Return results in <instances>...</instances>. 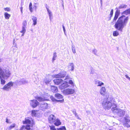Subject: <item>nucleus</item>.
Masks as SVG:
<instances>
[{"instance_id": "1", "label": "nucleus", "mask_w": 130, "mask_h": 130, "mask_svg": "<svg viewBox=\"0 0 130 130\" xmlns=\"http://www.w3.org/2000/svg\"><path fill=\"white\" fill-rule=\"evenodd\" d=\"M116 9L117 10L115 12L112 21L111 23V24L113 25L115 23V28L118 30L122 32L123 28L126 25L127 23L128 17H126L124 15H122L118 18L120 14V11L118 10L117 8Z\"/></svg>"}, {"instance_id": "2", "label": "nucleus", "mask_w": 130, "mask_h": 130, "mask_svg": "<svg viewBox=\"0 0 130 130\" xmlns=\"http://www.w3.org/2000/svg\"><path fill=\"white\" fill-rule=\"evenodd\" d=\"M114 99L113 98H108L106 100H104L102 103V105L103 108L105 109L109 110L111 107L112 109L115 106H113V104L116 105L115 103Z\"/></svg>"}, {"instance_id": "3", "label": "nucleus", "mask_w": 130, "mask_h": 130, "mask_svg": "<svg viewBox=\"0 0 130 130\" xmlns=\"http://www.w3.org/2000/svg\"><path fill=\"white\" fill-rule=\"evenodd\" d=\"M11 72L7 68L2 69L0 67V76L3 77L4 79H7L10 76Z\"/></svg>"}, {"instance_id": "4", "label": "nucleus", "mask_w": 130, "mask_h": 130, "mask_svg": "<svg viewBox=\"0 0 130 130\" xmlns=\"http://www.w3.org/2000/svg\"><path fill=\"white\" fill-rule=\"evenodd\" d=\"M113 106H115V107H113L111 109V110L113 112L114 114H117L120 117H122L124 115L125 113V111L121 109L118 108L117 107V105L113 104Z\"/></svg>"}, {"instance_id": "5", "label": "nucleus", "mask_w": 130, "mask_h": 130, "mask_svg": "<svg viewBox=\"0 0 130 130\" xmlns=\"http://www.w3.org/2000/svg\"><path fill=\"white\" fill-rule=\"evenodd\" d=\"M13 82L11 81L10 82L8 83L7 84L5 85L2 88V89L4 90L8 91L11 89V87L13 86Z\"/></svg>"}, {"instance_id": "6", "label": "nucleus", "mask_w": 130, "mask_h": 130, "mask_svg": "<svg viewBox=\"0 0 130 130\" xmlns=\"http://www.w3.org/2000/svg\"><path fill=\"white\" fill-rule=\"evenodd\" d=\"M23 124H30L31 126L34 124V120L31 118H25V120L23 121Z\"/></svg>"}, {"instance_id": "7", "label": "nucleus", "mask_w": 130, "mask_h": 130, "mask_svg": "<svg viewBox=\"0 0 130 130\" xmlns=\"http://www.w3.org/2000/svg\"><path fill=\"white\" fill-rule=\"evenodd\" d=\"M75 92V90L71 88H68L64 90L63 91L64 94L65 95H69L73 94Z\"/></svg>"}, {"instance_id": "8", "label": "nucleus", "mask_w": 130, "mask_h": 130, "mask_svg": "<svg viewBox=\"0 0 130 130\" xmlns=\"http://www.w3.org/2000/svg\"><path fill=\"white\" fill-rule=\"evenodd\" d=\"M18 85L25 84L28 83V82L25 79H19L15 82Z\"/></svg>"}, {"instance_id": "9", "label": "nucleus", "mask_w": 130, "mask_h": 130, "mask_svg": "<svg viewBox=\"0 0 130 130\" xmlns=\"http://www.w3.org/2000/svg\"><path fill=\"white\" fill-rule=\"evenodd\" d=\"M66 73L65 72H62L57 74H54L53 76L56 78H62L64 77L66 75Z\"/></svg>"}, {"instance_id": "10", "label": "nucleus", "mask_w": 130, "mask_h": 130, "mask_svg": "<svg viewBox=\"0 0 130 130\" xmlns=\"http://www.w3.org/2000/svg\"><path fill=\"white\" fill-rule=\"evenodd\" d=\"M39 104V103L36 100H32L30 101V105L33 108L36 107Z\"/></svg>"}, {"instance_id": "11", "label": "nucleus", "mask_w": 130, "mask_h": 130, "mask_svg": "<svg viewBox=\"0 0 130 130\" xmlns=\"http://www.w3.org/2000/svg\"><path fill=\"white\" fill-rule=\"evenodd\" d=\"M56 118L53 115H51L48 118V120L49 122L51 123H54L55 121Z\"/></svg>"}, {"instance_id": "12", "label": "nucleus", "mask_w": 130, "mask_h": 130, "mask_svg": "<svg viewBox=\"0 0 130 130\" xmlns=\"http://www.w3.org/2000/svg\"><path fill=\"white\" fill-rule=\"evenodd\" d=\"M69 87V85H68V83L65 81V83L59 86V88L61 90H62Z\"/></svg>"}, {"instance_id": "13", "label": "nucleus", "mask_w": 130, "mask_h": 130, "mask_svg": "<svg viewBox=\"0 0 130 130\" xmlns=\"http://www.w3.org/2000/svg\"><path fill=\"white\" fill-rule=\"evenodd\" d=\"M48 107V104L47 103H44L41 105L40 108L41 110H44L46 109H47Z\"/></svg>"}, {"instance_id": "14", "label": "nucleus", "mask_w": 130, "mask_h": 130, "mask_svg": "<svg viewBox=\"0 0 130 130\" xmlns=\"http://www.w3.org/2000/svg\"><path fill=\"white\" fill-rule=\"evenodd\" d=\"M68 69L69 70L73 71L74 69V65L73 63H70L68 66Z\"/></svg>"}, {"instance_id": "15", "label": "nucleus", "mask_w": 130, "mask_h": 130, "mask_svg": "<svg viewBox=\"0 0 130 130\" xmlns=\"http://www.w3.org/2000/svg\"><path fill=\"white\" fill-rule=\"evenodd\" d=\"M100 94L102 96H104L106 93V88L104 87H102L100 89Z\"/></svg>"}, {"instance_id": "16", "label": "nucleus", "mask_w": 130, "mask_h": 130, "mask_svg": "<svg viewBox=\"0 0 130 130\" xmlns=\"http://www.w3.org/2000/svg\"><path fill=\"white\" fill-rule=\"evenodd\" d=\"M63 81V80L61 79H57L54 80L53 82L55 84L58 85L62 82Z\"/></svg>"}, {"instance_id": "17", "label": "nucleus", "mask_w": 130, "mask_h": 130, "mask_svg": "<svg viewBox=\"0 0 130 130\" xmlns=\"http://www.w3.org/2000/svg\"><path fill=\"white\" fill-rule=\"evenodd\" d=\"M90 70L91 71L90 74H93V75H92L93 77L94 78H96L97 77V75L94 72L93 69L92 68H91Z\"/></svg>"}, {"instance_id": "18", "label": "nucleus", "mask_w": 130, "mask_h": 130, "mask_svg": "<svg viewBox=\"0 0 130 130\" xmlns=\"http://www.w3.org/2000/svg\"><path fill=\"white\" fill-rule=\"evenodd\" d=\"M95 84L98 85V86H101L102 85H104V83L98 80H96L95 82Z\"/></svg>"}, {"instance_id": "19", "label": "nucleus", "mask_w": 130, "mask_h": 130, "mask_svg": "<svg viewBox=\"0 0 130 130\" xmlns=\"http://www.w3.org/2000/svg\"><path fill=\"white\" fill-rule=\"evenodd\" d=\"M51 89L52 91L53 92H57L58 91L57 87L54 86H51Z\"/></svg>"}, {"instance_id": "20", "label": "nucleus", "mask_w": 130, "mask_h": 130, "mask_svg": "<svg viewBox=\"0 0 130 130\" xmlns=\"http://www.w3.org/2000/svg\"><path fill=\"white\" fill-rule=\"evenodd\" d=\"M54 124L56 126H58L61 124V123L59 119H57L55 120V121L54 122Z\"/></svg>"}, {"instance_id": "21", "label": "nucleus", "mask_w": 130, "mask_h": 130, "mask_svg": "<svg viewBox=\"0 0 130 130\" xmlns=\"http://www.w3.org/2000/svg\"><path fill=\"white\" fill-rule=\"evenodd\" d=\"M31 114L32 116L38 117V113L37 111L32 110L31 112Z\"/></svg>"}, {"instance_id": "22", "label": "nucleus", "mask_w": 130, "mask_h": 130, "mask_svg": "<svg viewBox=\"0 0 130 130\" xmlns=\"http://www.w3.org/2000/svg\"><path fill=\"white\" fill-rule=\"evenodd\" d=\"M32 19L33 22V25H35L37 24V18L35 17L32 16Z\"/></svg>"}, {"instance_id": "23", "label": "nucleus", "mask_w": 130, "mask_h": 130, "mask_svg": "<svg viewBox=\"0 0 130 130\" xmlns=\"http://www.w3.org/2000/svg\"><path fill=\"white\" fill-rule=\"evenodd\" d=\"M36 99L38 101L41 102L44 101L45 100V99L44 98L39 96H37L36 97Z\"/></svg>"}, {"instance_id": "24", "label": "nucleus", "mask_w": 130, "mask_h": 130, "mask_svg": "<svg viewBox=\"0 0 130 130\" xmlns=\"http://www.w3.org/2000/svg\"><path fill=\"white\" fill-rule=\"evenodd\" d=\"M55 96L58 99H61L62 98L63 96L61 94L57 93L55 94Z\"/></svg>"}, {"instance_id": "25", "label": "nucleus", "mask_w": 130, "mask_h": 130, "mask_svg": "<svg viewBox=\"0 0 130 130\" xmlns=\"http://www.w3.org/2000/svg\"><path fill=\"white\" fill-rule=\"evenodd\" d=\"M130 14V9H129L124 11L122 13V14H125L126 15Z\"/></svg>"}, {"instance_id": "26", "label": "nucleus", "mask_w": 130, "mask_h": 130, "mask_svg": "<svg viewBox=\"0 0 130 130\" xmlns=\"http://www.w3.org/2000/svg\"><path fill=\"white\" fill-rule=\"evenodd\" d=\"M0 79L1 84L2 85H4L6 82L4 80L5 79H4L3 77L2 76H0Z\"/></svg>"}, {"instance_id": "27", "label": "nucleus", "mask_w": 130, "mask_h": 130, "mask_svg": "<svg viewBox=\"0 0 130 130\" xmlns=\"http://www.w3.org/2000/svg\"><path fill=\"white\" fill-rule=\"evenodd\" d=\"M124 120L123 123V124H125L126 123H128L130 122V119L127 118H124Z\"/></svg>"}, {"instance_id": "28", "label": "nucleus", "mask_w": 130, "mask_h": 130, "mask_svg": "<svg viewBox=\"0 0 130 130\" xmlns=\"http://www.w3.org/2000/svg\"><path fill=\"white\" fill-rule=\"evenodd\" d=\"M51 81V79H50L45 78L44 79V82L46 84H48Z\"/></svg>"}, {"instance_id": "29", "label": "nucleus", "mask_w": 130, "mask_h": 130, "mask_svg": "<svg viewBox=\"0 0 130 130\" xmlns=\"http://www.w3.org/2000/svg\"><path fill=\"white\" fill-rule=\"evenodd\" d=\"M4 15L5 18L6 19H8L11 16L7 12H5Z\"/></svg>"}, {"instance_id": "30", "label": "nucleus", "mask_w": 130, "mask_h": 130, "mask_svg": "<svg viewBox=\"0 0 130 130\" xmlns=\"http://www.w3.org/2000/svg\"><path fill=\"white\" fill-rule=\"evenodd\" d=\"M127 7V5L125 4H123L122 5H121L119 7V9H123L124 8H126Z\"/></svg>"}, {"instance_id": "31", "label": "nucleus", "mask_w": 130, "mask_h": 130, "mask_svg": "<svg viewBox=\"0 0 130 130\" xmlns=\"http://www.w3.org/2000/svg\"><path fill=\"white\" fill-rule=\"evenodd\" d=\"M57 57L56 53V52H54L53 55V58L52 59V62H53L56 59V58Z\"/></svg>"}, {"instance_id": "32", "label": "nucleus", "mask_w": 130, "mask_h": 130, "mask_svg": "<svg viewBox=\"0 0 130 130\" xmlns=\"http://www.w3.org/2000/svg\"><path fill=\"white\" fill-rule=\"evenodd\" d=\"M119 35L118 31H114L113 32V35L114 36H117Z\"/></svg>"}, {"instance_id": "33", "label": "nucleus", "mask_w": 130, "mask_h": 130, "mask_svg": "<svg viewBox=\"0 0 130 130\" xmlns=\"http://www.w3.org/2000/svg\"><path fill=\"white\" fill-rule=\"evenodd\" d=\"M72 51L73 52V53L75 54L76 53L75 50V46L73 44L72 45Z\"/></svg>"}, {"instance_id": "34", "label": "nucleus", "mask_w": 130, "mask_h": 130, "mask_svg": "<svg viewBox=\"0 0 130 130\" xmlns=\"http://www.w3.org/2000/svg\"><path fill=\"white\" fill-rule=\"evenodd\" d=\"M26 27H22V30L20 31L21 33H25L26 31Z\"/></svg>"}, {"instance_id": "35", "label": "nucleus", "mask_w": 130, "mask_h": 130, "mask_svg": "<svg viewBox=\"0 0 130 130\" xmlns=\"http://www.w3.org/2000/svg\"><path fill=\"white\" fill-rule=\"evenodd\" d=\"M27 25V22L25 20L22 23V27H26V26Z\"/></svg>"}, {"instance_id": "36", "label": "nucleus", "mask_w": 130, "mask_h": 130, "mask_svg": "<svg viewBox=\"0 0 130 130\" xmlns=\"http://www.w3.org/2000/svg\"><path fill=\"white\" fill-rule=\"evenodd\" d=\"M57 130H66V127L65 126H62L59 128H57Z\"/></svg>"}, {"instance_id": "37", "label": "nucleus", "mask_w": 130, "mask_h": 130, "mask_svg": "<svg viewBox=\"0 0 130 130\" xmlns=\"http://www.w3.org/2000/svg\"><path fill=\"white\" fill-rule=\"evenodd\" d=\"M72 79V78L71 77H70V76L69 75H68L66 76L65 80L67 81H68Z\"/></svg>"}, {"instance_id": "38", "label": "nucleus", "mask_w": 130, "mask_h": 130, "mask_svg": "<svg viewBox=\"0 0 130 130\" xmlns=\"http://www.w3.org/2000/svg\"><path fill=\"white\" fill-rule=\"evenodd\" d=\"M15 125H16L15 123L12 124V125L9 126V129H11L12 128H14L15 127Z\"/></svg>"}, {"instance_id": "39", "label": "nucleus", "mask_w": 130, "mask_h": 130, "mask_svg": "<svg viewBox=\"0 0 130 130\" xmlns=\"http://www.w3.org/2000/svg\"><path fill=\"white\" fill-rule=\"evenodd\" d=\"M69 80L68 84H71L72 86H74V84L73 81L71 80Z\"/></svg>"}, {"instance_id": "40", "label": "nucleus", "mask_w": 130, "mask_h": 130, "mask_svg": "<svg viewBox=\"0 0 130 130\" xmlns=\"http://www.w3.org/2000/svg\"><path fill=\"white\" fill-rule=\"evenodd\" d=\"M50 98L51 100H52V101L53 102H56V101H57V100H56L52 96H51Z\"/></svg>"}, {"instance_id": "41", "label": "nucleus", "mask_w": 130, "mask_h": 130, "mask_svg": "<svg viewBox=\"0 0 130 130\" xmlns=\"http://www.w3.org/2000/svg\"><path fill=\"white\" fill-rule=\"evenodd\" d=\"M46 8L47 10V11L48 13V14H50L52 13V12L48 8L47 6H46Z\"/></svg>"}, {"instance_id": "42", "label": "nucleus", "mask_w": 130, "mask_h": 130, "mask_svg": "<svg viewBox=\"0 0 130 130\" xmlns=\"http://www.w3.org/2000/svg\"><path fill=\"white\" fill-rule=\"evenodd\" d=\"M50 129L52 130H56V129L55 128V126H49Z\"/></svg>"}, {"instance_id": "43", "label": "nucleus", "mask_w": 130, "mask_h": 130, "mask_svg": "<svg viewBox=\"0 0 130 130\" xmlns=\"http://www.w3.org/2000/svg\"><path fill=\"white\" fill-rule=\"evenodd\" d=\"M92 53L95 55H97V51L96 50L94 49L92 51Z\"/></svg>"}, {"instance_id": "44", "label": "nucleus", "mask_w": 130, "mask_h": 130, "mask_svg": "<svg viewBox=\"0 0 130 130\" xmlns=\"http://www.w3.org/2000/svg\"><path fill=\"white\" fill-rule=\"evenodd\" d=\"M4 10L7 11H9L10 10V9L9 8L6 7L4 9Z\"/></svg>"}, {"instance_id": "45", "label": "nucleus", "mask_w": 130, "mask_h": 130, "mask_svg": "<svg viewBox=\"0 0 130 130\" xmlns=\"http://www.w3.org/2000/svg\"><path fill=\"white\" fill-rule=\"evenodd\" d=\"M26 129L28 130L30 129V126L29 125H28L26 126Z\"/></svg>"}, {"instance_id": "46", "label": "nucleus", "mask_w": 130, "mask_h": 130, "mask_svg": "<svg viewBox=\"0 0 130 130\" xmlns=\"http://www.w3.org/2000/svg\"><path fill=\"white\" fill-rule=\"evenodd\" d=\"M26 126H25L24 125H23L22 127L21 128L20 130H23V129H26Z\"/></svg>"}, {"instance_id": "47", "label": "nucleus", "mask_w": 130, "mask_h": 130, "mask_svg": "<svg viewBox=\"0 0 130 130\" xmlns=\"http://www.w3.org/2000/svg\"><path fill=\"white\" fill-rule=\"evenodd\" d=\"M125 124H123L124 125L127 127H130V125L128 124V123H126Z\"/></svg>"}, {"instance_id": "48", "label": "nucleus", "mask_w": 130, "mask_h": 130, "mask_svg": "<svg viewBox=\"0 0 130 130\" xmlns=\"http://www.w3.org/2000/svg\"><path fill=\"white\" fill-rule=\"evenodd\" d=\"M113 10L112 9L110 12L109 15H113Z\"/></svg>"}, {"instance_id": "49", "label": "nucleus", "mask_w": 130, "mask_h": 130, "mask_svg": "<svg viewBox=\"0 0 130 130\" xmlns=\"http://www.w3.org/2000/svg\"><path fill=\"white\" fill-rule=\"evenodd\" d=\"M62 26V28H63V31H64V32L65 35H66L65 29V27H64V26L63 24V25Z\"/></svg>"}, {"instance_id": "50", "label": "nucleus", "mask_w": 130, "mask_h": 130, "mask_svg": "<svg viewBox=\"0 0 130 130\" xmlns=\"http://www.w3.org/2000/svg\"><path fill=\"white\" fill-rule=\"evenodd\" d=\"M125 76L127 79L130 80V78L127 75H125Z\"/></svg>"}, {"instance_id": "51", "label": "nucleus", "mask_w": 130, "mask_h": 130, "mask_svg": "<svg viewBox=\"0 0 130 130\" xmlns=\"http://www.w3.org/2000/svg\"><path fill=\"white\" fill-rule=\"evenodd\" d=\"M63 101H64L63 100H57V101H56V102H63Z\"/></svg>"}, {"instance_id": "52", "label": "nucleus", "mask_w": 130, "mask_h": 130, "mask_svg": "<svg viewBox=\"0 0 130 130\" xmlns=\"http://www.w3.org/2000/svg\"><path fill=\"white\" fill-rule=\"evenodd\" d=\"M29 9L31 12H32V6H29Z\"/></svg>"}, {"instance_id": "53", "label": "nucleus", "mask_w": 130, "mask_h": 130, "mask_svg": "<svg viewBox=\"0 0 130 130\" xmlns=\"http://www.w3.org/2000/svg\"><path fill=\"white\" fill-rule=\"evenodd\" d=\"M110 16L108 20H111V18L112 17L113 15H110Z\"/></svg>"}, {"instance_id": "54", "label": "nucleus", "mask_w": 130, "mask_h": 130, "mask_svg": "<svg viewBox=\"0 0 130 130\" xmlns=\"http://www.w3.org/2000/svg\"><path fill=\"white\" fill-rule=\"evenodd\" d=\"M20 9H21V12L22 14L23 13V8L22 6H21L20 8Z\"/></svg>"}, {"instance_id": "55", "label": "nucleus", "mask_w": 130, "mask_h": 130, "mask_svg": "<svg viewBox=\"0 0 130 130\" xmlns=\"http://www.w3.org/2000/svg\"><path fill=\"white\" fill-rule=\"evenodd\" d=\"M124 118H128L130 119V118L129 116L127 115H126L125 117H124Z\"/></svg>"}, {"instance_id": "56", "label": "nucleus", "mask_w": 130, "mask_h": 130, "mask_svg": "<svg viewBox=\"0 0 130 130\" xmlns=\"http://www.w3.org/2000/svg\"><path fill=\"white\" fill-rule=\"evenodd\" d=\"M72 112L74 114H75V113H76V111H75V109H74V110H73V111H72Z\"/></svg>"}, {"instance_id": "57", "label": "nucleus", "mask_w": 130, "mask_h": 130, "mask_svg": "<svg viewBox=\"0 0 130 130\" xmlns=\"http://www.w3.org/2000/svg\"><path fill=\"white\" fill-rule=\"evenodd\" d=\"M49 15L50 19H51V17L52 16V13L51 14H49Z\"/></svg>"}, {"instance_id": "58", "label": "nucleus", "mask_w": 130, "mask_h": 130, "mask_svg": "<svg viewBox=\"0 0 130 130\" xmlns=\"http://www.w3.org/2000/svg\"><path fill=\"white\" fill-rule=\"evenodd\" d=\"M76 117L78 119H79V120L81 119L79 118V117L78 116H77V117Z\"/></svg>"}, {"instance_id": "59", "label": "nucleus", "mask_w": 130, "mask_h": 130, "mask_svg": "<svg viewBox=\"0 0 130 130\" xmlns=\"http://www.w3.org/2000/svg\"><path fill=\"white\" fill-rule=\"evenodd\" d=\"M29 6H30V7L32 6V4L31 3H30Z\"/></svg>"}, {"instance_id": "60", "label": "nucleus", "mask_w": 130, "mask_h": 130, "mask_svg": "<svg viewBox=\"0 0 130 130\" xmlns=\"http://www.w3.org/2000/svg\"><path fill=\"white\" fill-rule=\"evenodd\" d=\"M75 116L76 117L77 116H78V115H77V114L76 113L75 114H74Z\"/></svg>"}, {"instance_id": "61", "label": "nucleus", "mask_w": 130, "mask_h": 130, "mask_svg": "<svg viewBox=\"0 0 130 130\" xmlns=\"http://www.w3.org/2000/svg\"><path fill=\"white\" fill-rule=\"evenodd\" d=\"M6 122L7 123H9L8 120V119H7H7H6Z\"/></svg>"}, {"instance_id": "62", "label": "nucleus", "mask_w": 130, "mask_h": 130, "mask_svg": "<svg viewBox=\"0 0 130 130\" xmlns=\"http://www.w3.org/2000/svg\"><path fill=\"white\" fill-rule=\"evenodd\" d=\"M22 33V36H23L24 35V34L25 33Z\"/></svg>"}, {"instance_id": "63", "label": "nucleus", "mask_w": 130, "mask_h": 130, "mask_svg": "<svg viewBox=\"0 0 130 130\" xmlns=\"http://www.w3.org/2000/svg\"><path fill=\"white\" fill-rule=\"evenodd\" d=\"M62 6L63 7V8H64V5H63V4H62Z\"/></svg>"}, {"instance_id": "64", "label": "nucleus", "mask_w": 130, "mask_h": 130, "mask_svg": "<svg viewBox=\"0 0 130 130\" xmlns=\"http://www.w3.org/2000/svg\"><path fill=\"white\" fill-rule=\"evenodd\" d=\"M2 59L0 58V62H1L2 61Z\"/></svg>"}]
</instances>
